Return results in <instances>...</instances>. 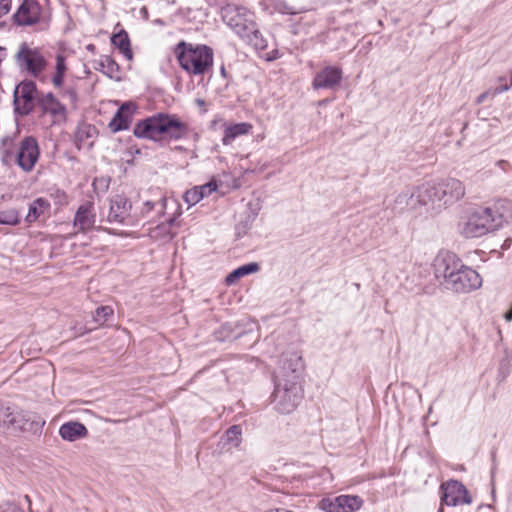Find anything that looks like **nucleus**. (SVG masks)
<instances>
[{
    "instance_id": "8fccbe9b",
    "label": "nucleus",
    "mask_w": 512,
    "mask_h": 512,
    "mask_svg": "<svg viewBox=\"0 0 512 512\" xmlns=\"http://www.w3.org/2000/svg\"><path fill=\"white\" fill-rule=\"evenodd\" d=\"M11 512H25L23 509L19 508V507H13L11 509Z\"/></svg>"
},
{
    "instance_id": "5fc2aeb1",
    "label": "nucleus",
    "mask_w": 512,
    "mask_h": 512,
    "mask_svg": "<svg viewBox=\"0 0 512 512\" xmlns=\"http://www.w3.org/2000/svg\"><path fill=\"white\" fill-rule=\"evenodd\" d=\"M506 163H507V162H506L505 160H500V161L498 162V164H499L500 166H503V164H506Z\"/></svg>"
},
{
    "instance_id": "7ed1b4c3",
    "label": "nucleus",
    "mask_w": 512,
    "mask_h": 512,
    "mask_svg": "<svg viewBox=\"0 0 512 512\" xmlns=\"http://www.w3.org/2000/svg\"><path fill=\"white\" fill-rule=\"evenodd\" d=\"M511 217L508 202L499 200L490 206L475 208L463 223L460 232L466 238H478L504 226Z\"/></svg>"
},
{
    "instance_id": "393cba45",
    "label": "nucleus",
    "mask_w": 512,
    "mask_h": 512,
    "mask_svg": "<svg viewBox=\"0 0 512 512\" xmlns=\"http://www.w3.org/2000/svg\"><path fill=\"white\" fill-rule=\"evenodd\" d=\"M260 270V265L257 262H249L243 264L232 270L224 279L227 286L234 285L239 279L244 276L253 274Z\"/></svg>"
},
{
    "instance_id": "2eb2a0df",
    "label": "nucleus",
    "mask_w": 512,
    "mask_h": 512,
    "mask_svg": "<svg viewBox=\"0 0 512 512\" xmlns=\"http://www.w3.org/2000/svg\"><path fill=\"white\" fill-rule=\"evenodd\" d=\"M443 490L442 502L448 506L471 503V497L466 487L455 480L449 481L441 486Z\"/></svg>"
},
{
    "instance_id": "49530a36",
    "label": "nucleus",
    "mask_w": 512,
    "mask_h": 512,
    "mask_svg": "<svg viewBox=\"0 0 512 512\" xmlns=\"http://www.w3.org/2000/svg\"><path fill=\"white\" fill-rule=\"evenodd\" d=\"M220 74L224 77V78H227L228 77V74H227V71L224 67V65L221 66L220 68Z\"/></svg>"
},
{
    "instance_id": "423d86ee",
    "label": "nucleus",
    "mask_w": 512,
    "mask_h": 512,
    "mask_svg": "<svg viewBox=\"0 0 512 512\" xmlns=\"http://www.w3.org/2000/svg\"><path fill=\"white\" fill-rule=\"evenodd\" d=\"M45 420L30 412L21 410L9 402L0 400V425L13 432L30 431L37 433Z\"/></svg>"
},
{
    "instance_id": "20e7f679",
    "label": "nucleus",
    "mask_w": 512,
    "mask_h": 512,
    "mask_svg": "<svg viewBox=\"0 0 512 512\" xmlns=\"http://www.w3.org/2000/svg\"><path fill=\"white\" fill-rule=\"evenodd\" d=\"M179 66L188 74L202 76L212 71L213 49L206 44L179 41L173 48Z\"/></svg>"
},
{
    "instance_id": "6ab92c4d",
    "label": "nucleus",
    "mask_w": 512,
    "mask_h": 512,
    "mask_svg": "<svg viewBox=\"0 0 512 512\" xmlns=\"http://www.w3.org/2000/svg\"><path fill=\"white\" fill-rule=\"evenodd\" d=\"M37 104L42 114H50L54 117L61 116L63 119L66 118V106L62 104L52 92L39 96L37 98Z\"/></svg>"
},
{
    "instance_id": "f8f14e48",
    "label": "nucleus",
    "mask_w": 512,
    "mask_h": 512,
    "mask_svg": "<svg viewBox=\"0 0 512 512\" xmlns=\"http://www.w3.org/2000/svg\"><path fill=\"white\" fill-rule=\"evenodd\" d=\"M40 156L38 141L34 136H25L19 144L16 154L17 165L25 172L34 169Z\"/></svg>"
},
{
    "instance_id": "a211bd4d",
    "label": "nucleus",
    "mask_w": 512,
    "mask_h": 512,
    "mask_svg": "<svg viewBox=\"0 0 512 512\" xmlns=\"http://www.w3.org/2000/svg\"><path fill=\"white\" fill-rule=\"evenodd\" d=\"M132 204L130 200L124 196L117 194L110 200V209L107 220L109 222L124 223L129 217Z\"/></svg>"
},
{
    "instance_id": "58836bf2",
    "label": "nucleus",
    "mask_w": 512,
    "mask_h": 512,
    "mask_svg": "<svg viewBox=\"0 0 512 512\" xmlns=\"http://www.w3.org/2000/svg\"><path fill=\"white\" fill-rule=\"evenodd\" d=\"M16 159V155L10 149L1 148L0 149V159L3 164L10 165L13 159Z\"/></svg>"
},
{
    "instance_id": "a19ab883",
    "label": "nucleus",
    "mask_w": 512,
    "mask_h": 512,
    "mask_svg": "<svg viewBox=\"0 0 512 512\" xmlns=\"http://www.w3.org/2000/svg\"><path fill=\"white\" fill-rule=\"evenodd\" d=\"M155 205H156V203L153 201H150V200L146 201L144 203L143 213H148V212L152 211L155 208Z\"/></svg>"
},
{
    "instance_id": "a18cd8bd",
    "label": "nucleus",
    "mask_w": 512,
    "mask_h": 512,
    "mask_svg": "<svg viewBox=\"0 0 512 512\" xmlns=\"http://www.w3.org/2000/svg\"><path fill=\"white\" fill-rule=\"evenodd\" d=\"M166 198H161L158 202V204L161 206V209L164 210L166 206Z\"/></svg>"
},
{
    "instance_id": "9b49d317",
    "label": "nucleus",
    "mask_w": 512,
    "mask_h": 512,
    "mask_svg": "<svg viewBox=\"0 0 512 512\" xmlns=\"http://www.w3.org/2000/svg\"><path fill=\"white\" fill-rule=\"evenodd\" d=\"M364 505L358 495L342 494L335 497H323L317 507L324 512H357Z\"/></svg>"
},
{
    "instance_id": "473e14b6",
    "label": "nucleus",
    "mask_w": 512,
    "mask_h": 512,
    "mask_svg": "<svg viewBox=\"0 0 512 512\" xmlns=\"http://www.w3.org/2000/svg\"><path fill=\"white\" fill-rule=\"evenodd\" d=\"M272 5L276 12L283 15H297L307 11L303 7L296 8L289 5L286 0H273Z\"/></svg>"
},
{
    "instance_id": "37998d69",
    "label": "nucleus",
    "mask_w": 512,
    "mask_h": 512,
    "mask_svg": "<svg viewBox=\"0 0 512 512\" xmlns=\"http://www.w3.org/2000/svg\"><path fill=\"white\" fill-rule=\"evenodd\" d=\"M66 94L69 95V97L73 100H77V92L74 89H67Z\"/></svg>"
},
{
    "instance_id": "b1692460",
    "label": "nucleus",
    "mask_w": 512,
    "mask_h": 512,
    "mask_svg": "<svg viewBox=\"0 0 512 512\" xmlns=\"http://www.w3.org/2000/svg\"><path fill=\"white\" fill-rule=\"evenodd\" d=\"M50 208V202L46 198H36L32 203L29 204L25 222L28 225H31L32 223L36 222L42 215L49 213Z\"/></svg>"
},
{
    "instance_id": "412c9836",
    "label": "nucleus",
    "mask_w": 512,
    "mask_h": 512,
    "mask_svg": "<svg viewBox=\"0 0 512 512\" xmlns=\"http://www.w3.org/2000/svg\"><path fill=\"white\" fill-rule=\"evenodd\" d=\"M88 434V430L80 422L69 421L60 426L59 435L65 441L74 442L76 440L85 438Z\"/></svg>"
},
{
    "instance_id": "39448f33",
    "label": "nucleus",
    "mask_w": 512,
    "mask_h": 512,
    "mask_svg": "<svg viewBox=\"0 0 512 512\" xmlns=\"http://www.w3.org/2000/svg\"><path fill=\"white\" fill-rule=\"evenodd\" d=\"M465 195V187L455 178H447L438 183L427 182L418 186V199L431 209H441L451 205Z\"/></svg>"
},
{
    "instance_id": "f3484780",
    "label": "nucleus",
    "mask_w": 512,
    "mask_h": 512,
    "mask_svg": "<svg viewBox=\"0 0 512 512\" xmlns=\"http://www.w3.org/2000/svg\"><path fill=\"white\" fill-rule=\"evenodd\" d=\"M450 285L454 288H481L482 277L476 270L463 264L451 279Z\"/></svg>"
},
{
    "instance_id": "1a4fd4ad",
    "label": "nucleus",
    "mask_w": 512,
    "mask_h": 512,
    "mask_svg": "<svg viewBox=\"0 0 512 512\" xmlns=\"http://www.w3.org/2000/svg\"><path fill=\"white\" fill-rule=\"evenodd\" d=\"M223 20L240 38L256 24L253 12L237 6H227L223 11Z\"/></svg>"
},
{
    "instance_id": "09e8293b",
    "label": "nucleus",
    "mask_w": 512,
    "mask_h": 512,
    "mask_svg": "<svg viewBox=\"0 0 512 512\" xmlns=\"http://www.w3.org/2000/svg\"><path fill=\"white\" fill-rule=\"evenodd\" d=\"M140 12L144 15V17L148 18V9L146 7H142Z\"/></svg>"
},
{
    "instance_id": "72a5a7b5",
    "label": "nucleus",
    "mask_w": 512,
    "mask_h": 512,
    "mask_svg": "<svg viewBox=\"0 0 512 512\" xmlns=\"http://www.w3.org/2000/svg\"><path fill=\"white\" fill-rule=\"evenodd\" d=\"M20 222L21 216L18 210L12 208L0 212V225L16 226Z\"/></svg>"
},
{
    "instance_id": "f257e3e1",
    "label": "nucleus",
    "mask_w": 512,
    "mask_h": 512,
    "mask_svg": "<svg viewBox=\"0 0 512 512\" xmlns=\"http://www.w3.org/2000/svg\"><path fill=\"white\" fill-rule=\"evenodd\" d=\"M304 370L302 355L287 351L279 360L275 373L274 408L281 414L293 412L303 397L301 377Z\"/></svg>"
},
{
    "instance_id": "f03ea898",
    "label": "nucleus",
    "mask_w": 512,
    "mask_h": 512,
    "mask_svg": "<svg viewBox=\"0 0 512 512\" xmlns=\"http://www.w3.org/2000/svg\"><path fill=\"white\" fill-rule=\"evenodd\" d=\"M189 127L177 114L157 112L151 116L137 121L133 134L139 139L158 141L167 139L179 141L188 136Z\"/></svg>"
},
{
    "instance_id": "4468645a",
    "label": "nucleus",
    "mask_w": 512,
    "mask_h": 512,
    "mask_svg": "<svg viewBox=\"0 0 512 512\" xmlns=\"http://www.w3.org/2000/svg\"><path fill=\"white\" fill-rule=\"evenodd\" d=\"M41 6L37 0H22L13 14V22L17 26H32L40 21Z\"/></svg>"
},
{
    "instance_id": "c756f323",
    "label": "nucleus",
    "mask_w": 512,
    "mask_h": 512,
    "mask_svg": "<svg viewBox=\"0 0 512 512\" xmlns=\"http://www.w3.org/2000/svg\"><path fill=\"white\" fill-rule=\"evenodd\" d=\"M56 65H55V73L52 77V83L56 88H61L64 84L65 75L67 72V63L66 56L59 52L55 56Z\"/></svg>"
},
{
    "instance_id": "cd10ccee",
    "label": "nucleus",
    "mask_w": 512,
    "mask_h": 512,
    "mask_svg": "<svg viewBox=\"0 0 512 512\" xmlns=\"http://www.w3.org/2000/svg\"><path fill=\"white\" fill-rule=\"evenodd\" d=\"M241 39L258 51L265 50L268 46L267 40L263 37L257 24H255L253 29H250Z\"/></svg>"
},
{
    "instance_id": "de8ad7c7",
    "label": "nucleus",
    "mask_w": 512,
    "mask_h": 512,
    "mask_svg": "<svg viewBox=\"0 0 512 512\" xmlns=\"http://www.w3.org/2000/svg\"><path fill=\"white\" fill-rule=\"evenodd\" d=\"M86 49H87L88 51L92 52V53H95L96 47H95V45H94V44H88V45L86 46Z\"/></svg>"
},
{
    "instance_id": "2f4dec72",
    "label": "nucleus",
    "mask_w": 512,
    "mask_h": 512,
    "mask_svg": "<svg viewBox=\"0 0 512 512\" xmlns=\"http://www.w3.org/2000/svg\"><path fill=\"white\" fill-rule=\"evenodd\" d=\"M241 427L238 425H234L230 427L223 436L224 445L228 446V448H237L241 443Z\"/></svg>"
},
{
    "instance_id": "4be33fe9",
    "label": "nucleus",
    "mask_w": 512,
    "mask_h": 512,
    "mask_svg": "<svg viewBox=\"0 0 512 512\" xmlns=\"http://www.w3.org/2000/svg\"><path fill=\"white\" fill-rule=\"evenodd\" d=\"M252 128V124L248 122L225 124L222 144L230 145L237 137L249 134Z\"/></svg>"
},
{
    "instance_id": "aec40b11",
    "label": "nucleus",
    "mask_w": 512,
    "mask_h": 512,
    "mask_svg": "<svg viewBox=\"0 0 512 512\" xmlns=\"http://www.w3.org/2000/svg\"><path fill=\"white\" fill-rule=\"evenodd\" d=\"M218 184L216 181H210L201 186H194L187 190L183 195V200L189 205L193 206L200 202L204 197L211 195L217 191Z\"/></svg>"
},
{
    "instance_id": "e433bc0d",
    "label": "nucleus",
    "mask_w": 512,
    "mask_h": 512,
    "mask_svg": "<svg viewBox=\"0 0 512 512\" xmlns=\"http://www.w3.org/2000/svg\"><path fill=\"white\" fill-rule=\"evenodd\" d=\"M49 195L53 199L54 204L58 207H62L68 204V196L62 189H51Z\"/></svg>"
},
{
    "instance_id": "ea45409f",
    "label": "nucleus",
    "mask_w": 512,
    "mask_h": 512,
    "mask_svg": "<svg viewBox=\"0 0 512 512\" xmlns=\"http://www.w3.org/2000/svg\"><path fill=\"white\" fill-rule=\"evenodd\" d=\"M12 1L11 0H0V18L5 16L11 11Z\"/></svg>"
},
{
    "instance_id": "3c124183",
    "label": "nucleus",
    "mask_w": 512,
    "mask_h": 512,
    "mask_svg": "<svg viewBox=\"0 0 512 512\" xmlns=\"http://www.w3.org/2000/svg\"><path fill=\"white\" fill-rule=\"evenodd\" d=\"M328 102H329V100H328V99H323V100L319 101V106H324V105H326Z\"/></svg>"
},
{
    "instance_id": "4d7b16f0",
    "label": "nucleus",
    "mask_w": 512,
    "mask_h": 512,
    "mask_svg": "<svg viewBox=\"0 0 512 512\" xmlns=\"http://www.w3.org/2000/svg\"><path fill=\"white\" fill-rule=\"evenodd\" d=\"M508 86H509V89L512 87V76H511V82Z\"/></svg>"
},
{
    "instance_id": "0eeeda50",
    "label": "nucleus",
    "mask_w": 512,
    "mask_h": 512,
    "mask_svg": "<svg viewBox=\"0 0 512 512\" xmlns=\"http://www.w3.org/2000/svg\"><path fill=\"white\" fill-rule=\"evenodd\" d=\"M21 71L38 78L46 69L48 62L38 48H31L26 42L20 44L15 56Z\"/></svg>"
},
{
    "instance_id": "79ce46f5",
    "label": "nucleus",
    "mask_w": 512,
    "mask_h": 512,
    "mask_svg": "<svg viewBox=\"0 0 512 512\" xmlns=\"http://www.w3.org/2000/svg\"><path fill=\"white\" fill-rule=\"evenodd\" d=\"M475 512H493L490 505H480Z\"/></svg>"
},
{
    "instance_id": "864d4df0",
    "label": "nucleus",
    "mask_w": 512,
    "mask_h": 512,
    "mask_svg": "<svg viewBox=\"0 0 512 512\" xmlns=\"http://www.w3.org/2000/svg\"><path fill=\"white\" fill-rule=\"evenodd\" d=\"M198 105H205V101L203 99H197Z\"/></svg>"
},
{
    "instance_id": "6e6d98bb",
    "label": "nucleus",
    "mask_w": 512,
    "mask_h": 512,
    "mask_svg": "<svg viewBox=\"0 0 512 512\" xmlns=\"http://www.w3.org/2000/svg\"><path fill=\"white\" fill-rule=\"evenodd\" d=\"M467 126H468V123H464V125H463V127H462V130H461V132H462V133H463V131L467 128Z\"/></svg>"
},
{
    "instance_id": "a878e982",
    "label": "nucleus",
    "mask_w": 512,
    "mask_h": 512,
    "mask_svg": "<svg viewBox=\"0 0 512 512\" xmlns=\"http://www.w3.org/2000/svg\"><path fill=\"white\" fill-rule=\"evenodd\" d=\"M95 222V215L91 214V206L80 205L74 216V226H79L81 231L90 229Z\"/></svg>"
},
{
    "instance_id": "7c9ffc66",
    "label": "nucleus",
    "mask_w": 512,
    "mask_h": 512,
    "mask_svg": "<svg viewBox=\"0 0 512 512\" xmlns=\"http://www.w3.org/2000/svg\"><path fill=\"white\" fill-rule=\"evenodd\" d=\"M418 187L415 188L414 191H404L400 193L396 199L395 204L400 208L404 209L406 207L415 209L416 205L424 206L418 199Z\"/></svg>"
},
{
    "instance_id": "5701e85b",
    "label": "nucleus",
    "mask_w": 512,
    "mask_h": 512,
    "mask_svg": "<svg viewBox=\"0 0 512 512\" xmlns=\"http://www.w3.org/2000/svg\"><path fill=\"white\" fill-rule=\"evenodd\" d=\"M110 42L112 46L117 48L127 60L133 59L131 41L129 34L125 29H121L119 32L113 33L110 37Z\"/></svg>"
},
{
    "instance_id": "dca6fc26",
    "label": "nucleus",
    "mask_w": 512,
    "mask_h": 512,
    "mask_svg": "<svg viewBox=\"0 0 512 512\" xmlns=\"http://www.w3.org/2000/svg\"><path fill=\"white\" fill-rule=\"evenodd\" d=\"M137 106L133 102H124L115 112L113 118L108 124L113 133L128 130L133 120Z\"/></svg>"
},
{
    "instance_id": "bb28decb",
    "label": "nucleus",
    "mask_w": 512,
    "mask_h": 512,
    "mask_svg": "<svg viewBox=\"0 0 512 512\" xmlns=\"http://www.w3.org/2000/svg\"><path fill=\"white\" fill-rule=\"evenodd\" d=\"M97 69L115 81H121L122 79L120 75V66L110 55H104L101 57V60L99 61V68Z\"/></svg>"
},
{
    "instance_id": "f704fd0d",
    "label": "nucleus",
    "mask_w": 512,
    "mask_h": 512,
    "mask_svg": "<svg viewBox=\"0 0 512 512\" xmlns=\"http://www.w3.org/2000/svg\"><path fill=\"white\" fill-rule=\"evenodd\" d=\"M111 178L109 176H100L94 178L92 182L93 190L97 194H104L108 191Z\"/></svg>"
},
{
    "instance_id": "c03bdc74",
    "label": "nucleus",
    "mask_w": 512,
    "mask_h": 512,
    "mask_svg": "<svg viewBox=\"0 0 512 512\" xmlns=\"http://www.w3.org/2000/svg\"><path fill=\"white\" fill-rule=\"evenodd\" d=\"M511 244H512V239H511V238H507V239L504 241L503 245H502V249H504V250H505V249H509V248H510V246H511Z\"/></svg>"
},
{
    "instance_id": "9d476101",
    "label": "nucleus",
    "mask_w": 512,
    "mask_h": 512,
    "mask_svg": "<svg viewBox=\"0 0 512 512\" xmlns=\"http://www.w3.org/2000/svg\"><path fill=\"white\" fill-rule=\"evenodd\" d=\"M36 92L37 85L33 80L25 79L17 85L13 99L15 115L23 117L32 113Z\"/></svg>"
},
{
    "instance_id": "4c0bfd02",
    "label": "nucleus",
    "mask_w": 512,
    "mask_h": 512,
    "mask_svg": "<svg viewBox=\"0 0 512 512\" xmlns=\"http://www.w3.org/2000/svg\"><path fill=\"white\" fill-rule=\"evenodd\" d=\"M113 315V308L110 306L98 307L95 311L94 319L97 323L103 324L109 316Z\"/></svg>"
},
{
    "instance_id": "c9c22d12",
    "label": "nucleus",
    "mask_w": 512,
    "mask_h": 512,
    "mask_svg": "<svg viewBox=\"0 0 512 512\" xmlns=\"http://www.w3.org/2000/svg\"><path fill=\"white\" fill-rule=\"evenodd\" d=\"M509 90V86H507V84H500L499 86L493 88V89H489L483 93H481L477 99H476V103L477 104H481L483 103L488 97H494L498 94H501L503 92H506Z\"/></svg>"
},
{
    "instance_id": "603ef678",
    "label": "nucleus",
    "mask_w": 512,
    "mask_h": 512,
    "mask_svg": "<svg viewBox=\"0 0 512 512\" xmlns=\"http://www.w3.org/2000/svg\"><path fill=\"white\" fill-rule=\"evenodd\" d=\"M174 222H175V218L172 217V218L168 219V224L170 226H172L174 224Z\"/></svg>"
},
{
    "instance_id": "c85d7f7f",
    "label": "nucleus",
    "mask_w": 512,
    "mask_h": 512,
    "mask_svg": "<svg viewBox=\"0 0 512 512\" xmlns=\"http://www.w3.org/2000/svg\"><path fill=\"white\" fill-rule=\"evenodd\" d=\"M96 133L95 126L88 123H81L77 126L74 133V145L77 150H81L86 140L92 138Z\"/></svg>"
},
{
    "instance_id": "ddd939ff",
    "label": "nucleus",
    "mask_w": 512,
    "mask_h": 512,
    "mask_svg": "<svg viewBox=\"0 0 512 512\" xmlns=\"http://www.w3.org/2000/svg\"><path fill=\"white\" fill-rule=\"evenodd\" d=\"M343 71L338 66L328 65L318 71L312 80L314 90H332L336 91L342 82Z\"/></svg>"
},
{
    "instance_id": "6e6552de",
    "label": "nucleus",
    "mask_w": 512,
    "mask_h": 512,
    "mask_svg": "<svg viewBox=\"0 0 512 512\" xmlns=\"http://www.w3.org/2000/svg\"><path fill=\"white\" fill-rule=\"evenodd\" d=\"M461 259L453 252L440 251L435 257L432 269L439 286L450 285L455 273L462 268Z\"/></svg>"
}]
</instances>
